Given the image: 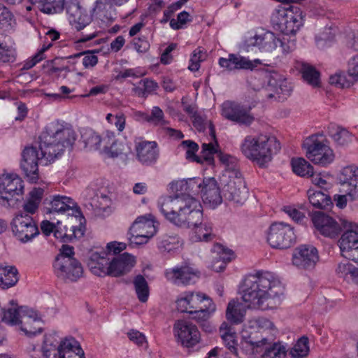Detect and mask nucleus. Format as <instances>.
<instances>
[{"mask_svg": "<svg viewBox=\"0 0 358 358\" xmlns=\"http://www.w3.org/2000/svg\"><path fill=\"white\" fill-rule=\"evenodd\" d=\"M52 46V43L44 44L41 49H40L31 59L27 60L23 65V69L29 70L34 67L36 64L42 61L45 58V52Z\"/></svg>", "mask_w": 358, "mask_h": 358, "instance_id": "nucleus-55", "label": "nucleus"}, {"mask_svg": "<svg viewBox=\"0 0 358 358\" xmlns=\"http://www.w3.org/2000/svg\"><path fill=\"white\" fill-rule=\"evenodd\" d=\"M134 257L124 252L113 258L109 264L108 275L119 277L129 272L135 265Z\"/></svg>", "mask_w": 358, "mask_h": 358, "instance_id": "nucleus-30", "label": "nucleus"}, {"mask_svg": "<svg viewBox=\"0 0 358 358\" xmlns=\"http://www.w3.org/2000/svg\"><path fill=\"white\" fill-rule=\"evenodd\" d=\"M308 197L310 204L319 209H328L333 206L331 196L323 191L308 189Z\"/></svg>", "mask_w": 358, "mask_h": 358, "instance_id": "nucleus-35", "label": "nucleus"}, {"mask_svg": "<svg viewBox=\"0 0 358 358\" xmlns=\"http://www.w3.org/2000/svg\"><path fill=\"white\" fill-rule=\"evenodd\" d=\"M51 208L49 212L66 213L71 210L72 215L75 212L78 215H82L81 211L77 203L70 197L61 195L52 196L50 201Z\"/></svg>", "mask_w": 358, "mask_h": 358, "instance_id": "nucleus-33", "label": "nucleus"}, {"mask_svg": "<svg viewBox=\"0 0 358 358\" xmlns=\"http://www.w3.org/2000/svg\"><path fill=\"white\" fill-rule=\"evenodd\" d=\"M338 180L340 192L347 194L350 201L358 199V167L350 165L344 167L340 172Z\"/></svg>", "mask_w": 358, "mask_h": 358, "instance_id": "nucleus-18", "label": "nucleus"}, {"mask_svg": "<svg viewBox=\"0 0 358 358\" xmlns=\"http://www.w3.org/2000/svg\"><path fill=\"white\" fill-rule=\"evenodd\" d=\"M81 139L85 148L90 150H98L100 148L101 138L91 129H85L81 133Z\"/></svg>", "mask_w": 358, "mask_h": 358, "instance_id": "nucleus-45", "label": "nucleus"}, {"mask_svg": "<svg viewBox=\"0 0 358 358\" xmlns=\"http://www.w3.org/2000/svg\"><path fill=\"white\" fill-rule=\"evenodd\" d=\"M243 329H248L251 335L256 334L259 340L265 345H269L273 343L277 331L273 323L264 317L250 320Z\"/></svg>", "mask_w": 358, "mask_h": 358, "instance_id": "nucleus-20", "label": "nucleus"}, {"mask_svg": "<svg viewBox=\"0 0 358 358\" xmlns=\"http://www.w3.org/2000/svg\"><path fill=\"white\" fill-rule=\"evenodd\" d=\"M287 36L284 35L282 38H278V47L281 49L282 52L285 55L290 53L296 48L295 40H290Z\"/></svg>", "mask_w": 358, "mask_h": 358, "instance_id": "nucleus-59", "label": "nucleus"}, {"mask_svg": "<svg viewBox=\"0 0 358 358\" xmlns=\"http://www.w3.org/2000/svg\"><path fill=\"white\" fill-rule=\"evenodd\" d=\"M310 351L309 341L306 336L301 337L289 351L292 358H304L308 355Z\"/></svg>", "mask_w": 358, "mask_h": 358, "instance_id": "nucleus-47", "label": "nucleus"}, {"mask_svg": "<svg viewBox=\"0 0 358 358\" xmlns=\"http://www.w3.org/2000/svg\"><path fill=\"white\" fill-rule=\"evenodd\" d=\"M180 147L185 150L187 159L198 163H203V159H201L203 157H199L195 155L199 150V145L195 142L191 140L183 141L181 142Z\"/></svg>", "mask_w": 358, "mask_h": 358, "instance_id": "nucleus-51", "label": "nucleus"}, {"mask_svg": "<svg viewBox=\"0 0 358 358\" xmlns=\"http://www.w3.org/2000/svg\"><path fill=\"white\" fill-rule=\"evenodd\" d=\"M221 114L224 118L241 125L249 126L255 120L250 113V108L231 101L222 103Z\"/></svg>", "mask_w": 358, "mask_h": 358, "instance_id": "nucleus-16", "label": "nucleus"}, {"mask_svg": "<svg viewBox=\"0 0 358 358\" xmlns=\"http://www.w3.org/2000/svg\"><path fill=\"white\" fill-rule=\"evenodd\" d=\"M319 260L317 249L312 245H300L292 255V263L299 268L312 270Z\"/></svg>", "mask_w": 358, "mask_h": 358, "instance_id": "nucleus-19", "label": "nucleus"}, {"mask_svg": "<svg viewBox=\"0 0 358 358\" xmlns=\"http://www.w3.org/2000/svg\"><path fill=\"white\" fill-rule=\"evenodd\" d=\"M64 0H42L38 3L40 10L47 14L60 13L63 10Z\"/></svg>", "mask_w": 358, "mask_h": 358, "instance_id": "nucleus-48", "label": "nucleus"}, {"mask_svg": "<svg viewBox=\"0 0 358 358\" xmlns=\"http://www.w3.org/2000/svg\"><path fill=\"white\" fill-rule=\"evenodd\" d=\"M201 308H197L189 315H192L191 318L196 320L198 323H201L202 321L209 320L210 315L215 310V305L212 299H207L206 303L200 306Z\"/></svg>", "mask_w": 358, "mask_h": 358, "instance_id": "nucleus-42", "label": "nucleus"}, {"mask_svg": "<svg viewBox=\"0 0 358 358\" xmlns=\"http://www.w3.org/2000/svg\"><path fill=\"white\" fill-rule=\"evenodd\" d=\"M134 150L136 159L143 166H153L159 157V149L157 142L147 141L143 137L134 138Z\"/></svg>", "mask_w": 358, "mask_h": 358, "instance_id": "nucleus-11", "label": "nucleus"}, {"mask_svg": "<svg viewBox=\"0 0 358 358\" xmlns=\"http://www.w3.org/2000/svg\"><path fill=\"white\" fill-rule=\"evenodd\" d=\"M92 17L85 10L75 17V21L71 19L69 22L72 27L78 31L83 30L85 28L90 27Z\"/></svg>", "mask_w": 358, "mask_h": 358, "instance_id": "nucleus-53", "label": "nucleus"}, {"mask_svg": "<svg viewBox=\"0 0 358 358\" xmlns=\"http://www.w3.org/2000/svg\"><path fill=\"white\" fill-rule=\"evenodd\" d=\"M135 292L138 299L145 303L148 301L150 294L149 286L147 280L142 275H137L133 280Z\"/></svg>", "mask_w": 358, "mask_h": 358, "instance_id": "nucleus-43", "label": "nucleus"}, {"mask_svg": "<svg viewBox=\"0 0 358 358\" xmlns=\"http://www.w3.org/2000/svg\"><path fill=\"white\" fill-rule=\"evenodd\" d=\"M130 231L135 244H143L148 242L157 232L155 222L151 215L140 216L133 223Z\"/></svg>", "mask_w": 358, "mask_h": 358, "instance_id": "nucleus-15", "label": "nucleus"}, {"mask_svg": "<svg viewBox=\"0 0 358 358\" xmlns=\"http://www.w3.org/2000/svg\"><path fill=\"white\" fill-rule=\"evenodd\" d=\"M267 242L273 248H289L296 241L294 229L285 222L271 224L267 233Z\"/></svg>", "mask_w": 358, "mask_h": 358, "instance_id": "nucleus-9", "label": "nucleus"}, {"mask_svg": "<svg viewBox=\"0 0 358 358\" xmlns=\"http://www.w3.org/2000/svg\"><path fill=\"white\" fill-rule=\"evenodd\" d=\"M106 120L110 124H114L119 131H122L125 127V116L123 113H117L113 115L108 113L106 115Z\"/></svg>", "mask_w": 358, "mask_h": 358, "instance_id": "nucleus-62", "label": "nucleus"}, {"mask_svg": "<svg viewBox=\"0 0 358 358\" xmlns=\"http://www.w3.org/2000/svg\"><path fill=\"white\" fill-rule=\"evenodd\" d=\"M353 266L354 264L348 260L341 262L338 264V266L336 269V274L340 278H343L344 280L348 281L352 272V269H353Z\"/></svg>", "mask_w": 358, "mask_h": 358, "instance_id": "nucleus-60", "label": "nucleus"}, {"mask_svg": "<svg viewBox=\"0 0 358 358\" xmlns=\"http://www.w3.org/2000/svg\"><path fill=\"white\" fill-rule=\"evenodd\" d=\"M157 206L164 217L178 227L192 228L203 220L202 206L196 198L163 196Z\"/></svg>", "mask_w": 358, "mask_h": 358, "instance_id": "nucleus-3", "label": "nucleus"}, {"mask_svg": "<svg viewBox=\"0 0 358 358\" xmlns=\"http://www.w3.org/2000/svg\"><path fill=\"white\" fill-rule=\"evenodd\" d=\"M329 83L340 88H344L350 86V83L346 80L345 76L342 73H336L329 77Z\"/></svg>", "mask_w": 358, "mask_h": 358, "instance_id": "nucleus-64", "label": "nucleus"}, {"mask_svg": "<svg viewBox=\"0 0 358 358\" xmlns=\"http://www.w3.org/2000/svg\"><path fill=\"white\" fill-rule=\"evenodd\" d=\"M216 145H213L212 143H203L201 146V157L203 161L207 162L208 164H213L214 157L213 155L217 154L220 161L223 164H228L230 158V155L224 154L220 150H218Z\"/></svg>", "mask_w": 358, "mask_h": 358, "instance_id": "nucleus-37", "label": "nucleus"}, {"mask_svg": "<svg viewBox=\"0 0 358 358\" xmlns=\"http://www.w3.org/2000/svg\"><path fill=\"white\" fill-rule=\"evenodd\" d=\"M201 186V179L193 178L172 182L171 188L176 190V194L173 196L195 198L194 196L200 193Z\"/></svg>", "mask_w": 358, "mask_h": 358, "instance_id": "nucleus-29", "label": "nucleus"}, {"mask_svg": "<svg viewBox=\"0 0 358 358\" xmlns=\"http://www.w3.org/2000/svg\"><path fill=\"white\" fill-rule=\"evenodd\" d=\"M241 349L249 356H255L260 354L266 346L262 343L256 334L248 333V329H243L242 331Z\"/></svg>", "mask_w": 358, "mask_h": 358, "instance_id": "nucleus-34", "label": "nucleus"}, {"mask_svg": "<svg viewBox=\"0 0 358 358\" xmlns=\"http://www.w3.org/2000/svg\"><path fill=\"white\" fill-rule=\"evenodd\" d=\"M55 274L64 280L76 282L83 273V266L74 257H55L53 262Z\"/></svg>", "mask_w": 358, "mask_h": 358, "instance_id": "nucleus-12", "label": "nucleus"}, {"mask_svg": "<svg viewBox=\"0 0 358 358\" xmlns=\"http://www.w3.org/2000/svg\"><path fill=\"white\" fill-rule=\"evenodd\" d=\"M189 17V13L183 10L178 15L177 20L173 18L170 20V27L174 30H178L187 22L191 21Z\"/></svg>", "mask_w": 358, "mask_h": 358, "instance_id": "nucleus-61", "label": "nucleus"}, {"mask_svg": "<svg viewBox=\"0 0 358 358\" xmlns=\"http://www.w3.org/2000/svg\"><path fill=\"white\" fill-rule=\"evenodd\" d=\"M280 143L275 136H247L241 144V152L248 158L260 166L270 162L273 155L280 150Z\"/></svg>", "mask_w": 358, "mask_h": 358, "instance_id": "nucleus-4", "label": "nucleus"}, {"mask_svg": "<svg viewBox=\"0 0 358 358\" xmlns=\"http://www.w3.org/2000/svg\"><path fill=\"white\" fill-rule=\"evenodd\" d=\"M272 21L277 24L283 35H294L303 25L304 15L296 6H278L272 14Z\"/></svg>", "mask_w": 358, "mask_h": 358, "instance_id": "nucleus-7", "label": "nucleus"}, {"mask_svg": "<svg viewBox=\"0 0 358 358\" xmlns=\"http://www.w3.org/2000/svg\"><path fill=\"white\" fill-rule=\"evenodd\" d=\"M207 299H211L205 294L186 292L176 301L177 309L181 313L190 314L193 310L201 308L200 306L205 303Z\"/></svg>", "mask_w": 358, "mask_h": 358, "instance_id": "nucleus-25", "label": "nucleus"}, {"mask_svg": "<svg viewBox=\"0 0 358 358\" xmlns=\"http://www.w3.org/2000/svg\"><path fill=\"white\" fill-rule=\"evenodd\" d=\"M223 187L224 196L238 204H243L247 200L248 189L240 172H236Z\"/></svg>", "mask_w": 358, "mask_h": 358, "instance_id": "nucleus-17", "label": "nucleus"}, {"mask_svg": "<svg viewBox=\"0 0 358 358\" xmlns=\"http://www.w3.org/2000/svg\"><path fill=\"white\" fill-rule=\"evenodd\" d=\"M10 225L13 236L24 243L32 241L39 234L36 222L31 215L22 211L14 215Z\"/></svg>", "mask_w": 358, "mask_h": 358, "instance_id": "nucleus-8", "label": "nucleus"}, {"mask_svg": "<svg viewBox=\"0 0 358 358\" xmlns=\"http://www.w3.org/2000/svg\"><path fill=\"white\" fill-rule=\"evenodd\" d=\"M16 312V323L10 325H20L21 331L28 336H36L42 332V320L36 310L28 307H19L17 305Z\"/></svg>", "mask_w": 358, "mask_h": 358, "instance_id": "nucleus-10", "label": "nucleus"}, {"mask_svg": "<svg viewBox=\"0 0 358 358\" xmlns=\"http://www.w3.org/2000/svg\"><path fill=\"white\" fill-rule=\"evenodd\" d=\"M83 10L84 9L80 6L77 0H71L66 3V11L68 15L69 22L71 21V19H73V20L75 21V17Z\"/></svg>", "mask_w": 358, "mask_h": 358, "instance_id": "nucleus-58", "label": "nucleus"}, {"mask_svg": "<svg viewBox=\"0 0 358 358\" xmlns=\"http://www.w3.org/2000/svg\"><path fill=\"white\" fill-rule=\"evenodd\" d=\"M245 310L243 305L234 300L229 301L226 310L227 320L232 324H238L243 322Z\"/></svg>", "mask_w": 358, "mask_h": 358, "instance_id": "nucleus-38", "label": "nucleus"}, {"mask_svg": "<svg viewBox=\"0 0 358 358\" xmlns=\"http://www.w3.org/2000/svg\"><path fill=\"white\" fill-rule=\"evenodd\" d=\"M113 9V6L110 0H96L93 12L99 16L101 21L109 22L114 20L112 15Z\"/></svg>", "mask_w": 358, "mask_h": 358, "instance_id": "nucleus-40", "label": "nucleus"}, {"mask_svg": "<svg viewBox=\"0 0 358 358\" xmlns=\"http://www.w3.org/2000/svg\"><path fill=\"white\" fill-rule=\"evenodd\" d=\"M24 182L17 174L0 176V204L17 208L24 199Z\"/></svg>", "mask_w": 358, "mask_h": 358, "instance_id": "nucleus-6", "label": "nucleus"}, {"mask_svg": "<svg viewBox=\"0 0 358 358\" xmlns=\"http://www.w3.org/2000/svg\"><path fill=\"white\" fill-rule=\"evenodd\" d=\"M77 139L74 129L59 122L48 124L39 136V149L27 146L21 153L20 169L30 183H37L40 178L38 164L53 162L68 149L72 150Z\"/></svg>", "mask_w": 358, "mask_h": 358, "instance_id": "nucleus-1", "label": "nucleus"}, {"mask_svg": "<svg viewBox=\"0 0 358 358\" xmlns=\"http://www.w3.org/2000/svg\"><path fill=\"white\" fill-rule=\"evenodd\" d=\"M204 203L215 208L222 202L220 189L214 178H204L200 191Z\"/></svg>", "mask_w": 358, "mask_h": 358, "instance_id": "nucleus-26", "label": "nucleus"}, {"mask_svg": "<svg viewBox=\"0 0 358 358\" xmlns=\"http://www.w3.org/2000/svg\"><path fill=\"white\" fill-rule=\"evenodd\" d=\"M328 132L337 144L346 145L352 142L353 136L346 129L336 124H331L328 127Z\"/></svg>", "mask_w": 358, "mask_h": 358, "instance_id": "nucleus-41", "label": "nucleus"}, {"mask_svg": "<svg viewBox=\"0 0 358 358\" xmlns=\"http://www.w3.org/2000/svg\"><path fill=\"white\" fill-rule=\"evenodd\" d=\"M79 216L78 227L71 225L70 227H68L67 225H64L61 221H57L54 231V236L62 243H69L73 239L83 237L85 231V227L83 225L85 219L83 215Z\"/></svg>", "mask_w": 358, "mask_h": 358, "instance_id": "nucleus-24", "label": "nucleus"}, {"mask_svg": "<svg viewBox=\"0 0 358 358\" xmlns=\"http://www.w3.org/2000/svg\"><path fill=\"white\" fill-rule=\"evenodd\" d=\"M173 331L177 342L185 348H193L201 341V334L197 327L190 321L177 320L173 326Z\"/></svg>", "mask_w": 358, "mask_h": 358, "instance_id": "nucleus-13", "label": "nucleus"}, {"mask_svg": "<svg viewBox=\"0 0 358 358\" xmlns=\"http://www.w3.org/2000/svg\"><path fill=\"white\" fill-rule=\"evenodd\" d=\"M283 292L281 282L273 273L259 271L245 278L242 299L250 308L267 310L276 306Z\"/></svg>", "mask_w": 358, "mask_h": 358, "instance_id": "nucleus-2", "label": "nucleus"}, {"mask_svg": "<svg viewBox=\"0 0 358 358\" xmlns=\"http://www.w3.org/2000/svg\"><path fill=\"white\" fill-rule=\"evenodd\" d=\"M85 52H80L78 54H75L69 57L68 58H55L52 60L47 61V67L48 69V73L50 74L61 73L62 71H69L70 69L68 66L64 65L62 63L64 62L66 59H74L77 57H80V56L85 55Z\"/></svg>", "mask_w": 358, "mask_h": 358, "instance_id": "nucleus-46", "label": "nucleus"}, {"mask_svg": "<svg viewBox=\"0 0 358 358\" xmlns=\"http://www.w3.org/2000/svg\"><path fill=\"white\" fill-rule=\"evenodd\" d=\"M268 87L274 92L268 93L266 96L268 99H271L278 96L279 100L286 99L292 92V85L288 80L277 73H273L269 76L268 80Z\"/></svg>", "mask_w": 358, "mask_h": 358, "instance_id": "nucleus-27", "label": "nucleus"}, {"mask_svg": "<svg viewBox=\"0 0 358 358\" xmlns=\"http://www.w3.org/2000/svg\"><path fill=\"white\" fill-rule=\"evenodd\" d=\"M345 231L339 240V247L341 255L347 259L357 262L356 257L352 255L353 251L358 250V224L349 223Z\"/></svg>", "mask_w": 358, "mask_h": 358, "instance_id": "nucleus-22", "label": "nucleus"}, {"mask_svg": "<svg viewBox=\"0 0 358 358\" xmlns=\"http://www.w3.org/2000/svg\"><path fill=\"white\" fill-rule=\"evenodd\" d=\"M348 74L354 80H358V53L348 62Z\"/></svg>", "mask_w": 358, "mask_h": 358, "instance_id": "nucleus-63", "label": "nucleus"}, {"mask_svg": "<svg viewBox=\"0 0 358 358\" xmlns=\"http://www.w3.org/2000/svg\"><path fill=\"white\" fill-rule=\"evenodd\" d=\"M57 336H45L43 345L44 358H85L80 343L73 337L58 340Z\"/></svg>", "mask_w": 358, "mask_h": 358, "instance_id": "nucleus-5", "label": "nucleus"}, {"mask_svg": "<svg viewBox=\"0 0 358 358\" xmlns=\"http://www.w3.org/2000/svg\"><path fill=\"white\" fill-rule=\"evenodd\" d=\"M193 125L196 127L199 131H203L206 129V126L208 125L209 129V134L213 140L215 141L216 145L219 146L215 136V129L211 121H205L201 117L197 116L194 117L193 121Z\"/></svg>", "mask_w": 358, "mask_h": 358, "instance_id": "nucleus-57", "label": "nucleus"}, {"mask_svg": "<svg viewBox=\"0 0 358 358\" xmlns=\"http://www.w3.org/2000/svg\"><path fill=\"white\" fill-rule=\"evenodd\" d=\"M261 64L259 59L250 60L248 58L234 54H229L228 58L219 59V64L221 67L229 71L236 69L253 70Z\"/></svg>", "mask_w": 358, "mask_h": 358, "instance_id": "nucleus-28", "label": "nucleus"}, {"mask_svg": "<svg viewBox=\"0 0 358 358\" xmlns=\"http://www.w3.org/2000/svg\"><path fill=\"white\" fill-rule=\"evenodd\" d=\"M192 228L194 231L196 241L209 242L213 241L215 236L213 232L212 224L207 222H203V220H201L200 223L192 225Z\"/></svg>", "mask_w": 358, "mask_h": 358, "instance_id": "nucleus-39", "label": "nucleus"}, {"mask_svg": "<svg viewBox=\"0 0 358 358\" xmlns=\"http://www.w3.org/2000/svg\"><path fill=\"white\" fill-rule=\"evenodd\" d=\"M303 78L313 87L320 84V73L312 66L303 64L301 68Z\"/></svg>", "mask_w": 358, "mask_h": 358, "instance_id": "nucleus-49", "label": "nucleus"}, {"mask_svg": "<svg viewBox=\"0 0 358 358\" xmlns=\"http://www.w3.org/2000/svg\"><path fill=\"white\" fill-rule=\"evenodd\" d=\"M312 222L316 229L324 236L335 238L341 231L340 224L333 217L322 212H315L312 215Z\"/></svg>", "mask_w": 358, "mask_h": 358, "instance_id": "nucleus-23", "label": "nucleus"}, {"mask_svg": "<svg viewBox=\"0 0 358 358\" xmlns=\"http://www.w3.org/2000/svg\"><path fill=\"white\" fill-rule=\"evenodd\" d=\"M291 164L293 172L301 177L309 178L313 175V166L303 158L292 159Z\"/></svg>", "mask_w": 358, "mask_h": 358, "instance_id": "nucleus-44", "label": "nucleus"}, {"mask_svg": "<svg viewBox=\"0 0 358 358\" xmlns=\"http://www.w3.org/2000/svg\"><path fill=\"white\" fill-rule=\"evenodd\" d=\"M206 52L201 48L195 49L189 59L188 69L191 71H196L200 68V63L206 59Z\"/></svg>", "mask_w": 358, "mask_h": 358, "instance_id": "nucleus-56", "label": "nucleus"}, {"mask_svg": "<svg viewBox=\"0 0 358 358\" xmlns=\"http://www.w3.org/2000/svg\"><path fill=\"white\" fill-rule=\"evenodd\" d=\"M200 272L187 264L176 266L165 271V277L172 283L187 285L194 283L199 278Z\"/></svg>", "mask_w": 358, "mask_h": 358, "instance_id": "nucleus-21", "label": "nucleus"}, {"mask_svg": "<svg viewBox=\"0 0 358 358\" xmlns=\"http://www.w3.org/2000/svg\"><path fill=\"white\" fill-rule=\"evenodd\" d=\"M18 271L13 266H0V288L6 289L18 282Z\"/></svg>", "mask_w": 358, "mask_h": 358, "instance_id": "nucleus-36", "label": "nucleus"}, {"mask_svg": "<svg viewBox=\"0 0 358 358\" xmlns=\"http://www.w3.org/2000/svg\"><path fill=\"white\" fill-rule=\"evenodd\" d=\"M106 252H92L87 262L90 271L96 275H108L110 259Z\"/></svg>", "mask_w": 358, "mask_h": 358, "instance_id": "nucleus-32", "label": "nucleus"}, {"mask_svg": "<svg viewBox=\"0 0 358 358\" xmlns=\"http://www.w3.org/2000/svg\"><path fill=\"white\" fill-rule=\"evenodd\" d=\"M14 21L13 13L4 4L0 3V29H10Z\"/></svg>", "mask_w": 358, "mask_h": 358, "instance_id": "nucleus-52", "label": "nucleus"}, {"mask_svg": "<svg viewBox=\"0 0 358 358\" xmlns=\"http://www.w3.org/2000/svg\"><path fill=\"white\" fill-rule=\"evenodd\" d=\"M306 148V157L315 164L325 166L334 159L333 150L322 142L310 138L304 144Z\"/></svg>", "mask_w": 358, "mask_h": 358, "instance_id": "nucleus-14", "label": "nucleus"}, {"mask_svg": "<svg viewBox=\"0 0 358 358\" xmlns=\"http://www.w3.org/2000/svg\"><path fill=\"white\" fill-rule=\"evenodd\" d=\"M248 43L249 46H256L261 51L271 52L278 48V37L271 31L262 30L250 37Z\"/></svg>", "mask_w": 358, "mask_h": 358, "instance_id": "nucleus-31", "label": "nucleus"}, {"mask_svg": "<svg viewBox=\"0 0 358 358\" xmlns=\"http://www.w3.org/2000/svg\"><path fill=\"white\" fill-rule=\"evenodd\" d=\"M264 350L263 358H285L286 355L285 347L278 343H273L270 347L266 345Z\"/></svg>", "mask_w": 358, "mask_h": 358, "instance_id": "nucleus-54", "label": "nucleus"}, {"mask_svg": "<svg viewBox=\"0 0 358 358\" xmlns=\"http://www.w3.org/2000/svg\"><path fill=\"white\" fill-rule=\"evenodd\" d=\"M217 247L222 252L219 257V259L222 260L215 261L213 265V268L214 271L220 272L225 268L227 262H229L232 259L234 252L231 250L224 248L221 245H217Z\"/></svg>", "mask_w": 358, "mask_h": 358, "instance_id": "nucleus-50", "label": "nucleus"}]
</instances>
